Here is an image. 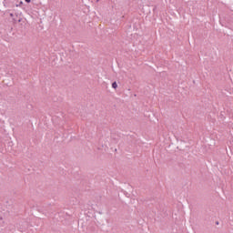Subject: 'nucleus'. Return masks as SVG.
<instances>
[{"instance_id":"1","label":"nucleus","mask_w":233,"mask_h":233,"mask_svg":"<svg viewBox=\"0 0 233 233\" xmlns=\"http://www.w3.org/2000/svg\"><path fill=\"white\" fill-rule=\"evenodd\" d=\"M112 88H114L115 90H116V88H117V83L116 82L112 83Z\"/></svg>"},{"instance_id":"2","label":"nucleus","mask_w":233,"mask_h":233,"mask_svg":"<svg viewBox=\"0 0 233 233\" xmlns=\"http://www.w3.org/2000/svg\"><path fill=\"white\" fill-rule=\"evenodd\" d=\"M25 3H31L32 0H25Z\"/></svg>"},{"instance_id":"3","label":"nucleus","mask_w":233,"mask_h":233,"mask_svg":"<svg viewBox=\"0 0 233 233\" xmlns=\"http://www.w3.org/2000/svg\"><path fill=\"white\" fill-rule=\"evenodd\" d=\"M21 21H23V18L18 19V23H21Z\"/></svg>"},{"instance_id":"4","label":"nucleus","mask_w":233,"mask_h":233,"mask_svg":"<svg viewBox=\"0 0 233 233\" xmlns=\"http://www.w3.org/2000/svg\"><path fill=\"white\" fill-rule=\"evenodd\" d=\"M13 16H14V14L11 13V14H10V17H13Z\"/></svg>"},{"instance_id":"5","label":"nucleus","mask_w":233,"mask_h":233,"mask_svg":"<svg viewBox=\"0 0 233 233\" xmlns=\"http://www.w3.org/2000/svg\"><path fill=\"white\" fill-rule=\"evenodd\" d=\"M96 3H99V0H96Z\"/></svg>"}]
</instances>
